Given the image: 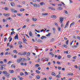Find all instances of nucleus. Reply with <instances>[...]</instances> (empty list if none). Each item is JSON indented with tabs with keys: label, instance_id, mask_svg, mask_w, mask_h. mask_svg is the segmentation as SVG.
<instances>
[{
	"label": "nucleus",
	"instance_id": "nucleus-1",
	"mask_svg": "<svg viewBox=\"0 0 80 80\" xmlns=\"http://www.w3.org/2000/svg\"><path fill=\"white\" fill-rule=\"evenodd\" d=\"M26 54H27V52H19V55H26Z\"/></svg>",
	"mask_w": 80,
	"mask_h": 80
},
{
	"label": "nucleus",
	"instance_id": "nucleus-2",
	"mask_svg": "<svg viewBox=\"0 0 80 80\" xmlns=\"http://www.w3.org/2000/svg\"><path fill=\"white\" fill-rule=\"evenodd\" d=\"M25 60H26V59L24 58H22L21 59V62H23Z\"/></svg>",
	"mask_w": 80,
	"mask_h": 80
},
{
	"label": "nucleus",
	"instance_id": "nucleus-3",
	"mask_svg": "<svg viewBox=\"0 0 80 80\" xmlns=\"http://www.w3.org/2000/svg\"><path fill=\"white\" fill-rule=\"evenodd\" d=\"M3 15L5 16V17H8L9 15H10V14H7L6 13H4L3 14Z\"/></svg>",
	"mask_w": 80,
	"mask_h": 80
},
{
	"label": "nucleus",
	"instance_id": "nucleus-4",
	"mask_svg": "<svg viewBox=\"0 0 80 80\" xmlns=\"http://www.w3.org/2000/svg\"><path fill=\"white\" fill-rule=\"evenodd\" d=\"M60 21L61 22V23H62V22L63 21V17H60Z\"/></svg>",
	"mask_w": 80,
	"mask_h": 80
},
{
	"label": "nucleus",
	"instance_id": "nucleus-5",
	"mask_svg": "<svg viewBox=\"0 0 80 80\" xmlns=\"http://www.w3.org/2000/svg\"><path fill=\"white\" fill-rule=\"evenodd\" d=\"M18 34H17L15 36V39L16 40V39H17V40H18Z\"/></svg>",
	"mask_w": 80,
	"mask_h": 80
},
{
	"label": "nucleus",
	"instance_id": "nucleus-6",
	"mask_svg": "<svg viewBox=\"0 0 80 80\" xmlns=\"http://www.w3.org/2000/svg\"><path fill=\"white\" fill-rule=\"evenodd\" d=\"M23 41L24 43H26V44H27V43L26 42L27 41V39L25 38H23Z\"/></svg>",
	"mask_w": 80,
	"mask_h": 80
},
{
	"label": "nucleus",
	"instance_id": "nucleus-7",
	"mask_svg": "<svg viewBox=\"0 0 80 80\" xmlns=\"http://www.w3.org/2000/svg\"><path fill=\"white\" fill-rule=\"evenodd\" d=\"M58 30L59 32H62V29L60 27H58Z\"/></svg>",
	"mask_w": 80,
	"mask_h": 80
},
{
	"label": "nucleus",
	"instance_id": "nucleus-8",
	"mask_svg": "<svg viewBox=\"0 0 80 80\" xmlns=\"http://www.w3.org/2000/svg\"><path fill=\"white\" fill-rule=\"evenodd\" d=\"M5 76H6V77H9V76H10V73L7 72L5 75Z\"/></svg>",
	"mask_w": 80,
	"mask_h": 80
},
{
	"label": "nucleus",
	"instance_id": "nucleus-9",
	"mask_svg": "<svg viewBox=\"0 0 80 80\" xmlns=\"http://www.w3.org/2000/svg\"><path fill=\"white\" fill-rule=\"evenodd\" d=\"M41 38L43 40V39H44V38H47V37L45 36H43Z\"/></svg>",
	"mask_w": 80,
	"mask_h": 80
},
{
	"label": "nucleus",
	"instance_id": "nucleus-10",
	"mask_svg": "<svg viewBox=\"0 0 80 80\" xmlns=\"http://www.w3.org/2000/svg\"><path fill=\"white\" fill-rule=\"evenodd\" d=\"M29 34L30 37H32V32L31 31H29Z\"/></svg>",
	"mask_w": 80,
	"mask_h": 80
},
{
	"label": "nucleus",
	"instance_id": "nucleus-11",
	"mask_svg": "<svg viewBox=\"0 0 80 80\" xmlns=\"http://www.w3.org/2000/svg\"><path fill=\"white\" fill-rule=\"evenodd\" d=\"M17 62L18 63H20L21 62V59L20 58H18L17 60Z\"/></svg>",
	"mask_w": 80,
	"mask_h": 80
},
{
	"label": "nucleus",
	"instance_id": "nucleus-12",
	"mask_svg": "<svg viewBox=\"0 0 80 80\" xmlns=\"http://www.w3.org/2000/svg\"><path fill=\"white\" fill-rule=\"evenodd\" d=\"M11 6H12V7H14L15 6V3H14L13 2H12L11 3Z\"/></svg>",
	"mask_w": 80,
	"mask_h": 80
},
{
	"label": "nucleus",
	"instance_id": "nucleus-13",
	"mask_svg": "<svg viewBox=\"0 0 80 80\" xmlns=\"http://www.w3.org/2000/svg\"><path fill=\"white\" fill-rule=\"evenodd\" d=\"M49 9H51V10H55V9L54 8H53V7H49Z\"/></svg>",
	"mask_w": 80,
	"mask_h": 80
},
{
	"label": "nucleus",
	"instance_id": "nucleus-14",
	"mask_svg": "<svg viewBox=\"0 0 80 80\" xmlns=\"http://www.w3.org/2000/svg\"><path fill=\"white\" fill-rule=\"evenodd\" d=\"M55 40V38H52L51 39L50 41L51 42H53Z\"/></svg>",
	"mask_w": 80,
	"mask_h": 80
},
{
	"label": "nucleus",
	"instance_id": "nucleus-15",
	"mask_svg": "<svg viewBox=\"0 0 80 80\" xmlns=\"http://www.w3.org/2000/svg\"><path fill=\"white\" fill-rule=\"evenodd\" d=\"M51 75H53V76H56V74L54 72H52Z\"/></svg>",
	"mask_w": 80,
	"mask_h": 80
},
{
	"label": "nucleus",
	"instance_id": "nucleus-16",
	"mask_svg": "<svg viewBox=\"0 0 80 80\" xmlns=\"http://www.w3.org/2000/svg\"><path fill=\"white\" fill-rule=\"evenodd\" d=\"M33 5L34 7H38V5H37V4L34 3V4H33Z\"/></svg>",
	"mask_w": 80,
	"mask_h": 80
},
{
	"label": "nucleus",
	"instance_id": "nucleus-17",
	"mask_svg": "<svg viewBox=\"0 0 80 80\" xmlns=\"http://www.w3.org/2000/svg\"><path fill=\"white\" fill-rule=\"evenodd\" d=\"M51 18H56V16L54 15H52L51 16Z\"/></svg>",
	"mask_w": 80,
	"mask_h": 80
},
{
	"label": "nucleus",
	"instance_id": "nucleus-18",
	"mask_svg": "<svg viewBox=\"0 0 80 80\" xmlns=\"http://www.w3.org/2000/svg\"><path fill=\"white\" fill-rule=\"evenodd\" d=\"M17 7H19V8H22V6H21L20 5H17Z\"/></svg>",
	"mask_w": 80,
	"mask_h": 80
},
{
	"label": "nucleus",
	"instance_id": "nucleus-19",
	"mask_svg": "<svg viewBox=\"0 0 80 80\" xmlns=\"http://www.w3.org/2000/svg\"><path fill=\"white\" fill-rule=\"evenodd\" d=\"M9 72L10 73H13L14 72V71L13 70H10Z\"/></svg>",
	"mask_w": 80,
	"mask_h": 80
},
{
	"label": "nucleus",
	"instance_id": "nucleus-20",
	"mask_svg": "<svg viewBox=\"0 0 80 80\" xmlns=\"http://www.w3.org/2000/svg\"><path fill=\"white\" fill-rule=\"evenodd\" d=\"M42 15H48V13H43L42 14Z\"/></svg>",
	"mask_w": 80,
	"mask_h": 80
},
{
	"label": "nucleus",
	"instance_id": "nucleus-21",
	"mask_svg": "<svg viewBox=\"0 0 80 80\" xmlns=\"http://www.w3.org/2000/svg\"><path fill=\"white\" fill-rule=\"evenodd\" d=\"M56 77L59 78L61 77V75L59 74H58L56 76Z\"/></svg>",
	"mask_w": 80,
	"mask_h": 80
},
{
	"label": "nucleus",
	"instance_id": "nucleus-22",
	"mask_svg": "<svg viewBox=\"0 0 80 80\" xmlns=\"http://www.w3.org/2000/svg\"><path fill=\"white\" fill-rule=\"evenodd\" d=\"M51 34H52V33H48V34L46 35V36L47 37H50V35H51Z\"/></svg>",
	"mask_w": 80,
	"mask_h": 80
},
{
	"label": "nucleus",
	"instance_id": "nucleus-23",
	"mask_svg": "<svg viewBox=\"0 0 80 80\" xmlns=\"http://www.w3.org/2000/svg\"><path fill=\"white\" fill-rule=\"evenodd\" d=\"M32 18V20H33V21H34V22H36V21H37V18Z\"/></svg>",
	"mask_w": 80,
	"mask_h": 80
},
{
	"label": "nucleus",
	"instance_id": "nucleus-24",
	"mask_svg": "<svg viewBox=\"0 0 80 80\" xmlns=\"http://www.w3.org/2000/svg\"><path fill=\"white\" fill-rule=\"evenodd\" d=\"M40 66V65L39 64H37L35 65V67L36 68Z\"/></svg>",
	"mask_w": 80,
	"mask_h": 80
},
{
	"label": "nucleus",
	"instance_id": "nucleus-25",
	"mask_svg": "<svg viewBox=\"0 0 80 80\" xmlns=\"http://www.w3.org/2000/svg\"><path fill=\"white\" fill-rule=\"evenodd\" d=\"M63 8H62V7H59L58 8V10H62V9Z\"/></svg>",
	"mask_w": 80,
	"mask_h": 80
},
{
	"label": "nucleus",
	"instance_id": "nucleus-26",
	"mask_svg": "<svg viewBox=\"0 0 80 80\" xmlns=\"http://www.w3.org/2000/svg\"><path fill=\"white\" fill-rule=\"evenodd\" d=\"M11 68H15V65L14 64H12L11 66Z\"/></svg>",
	"mask_w": 80,
	"mask_h": 80
},
{
	"label": "nucleus",
	"instance_id": "nucleus-27",
	"mask_svg": "<svg viewBox=\"0 0 80 80\" xmlns=\"http://www.w3.org/2000/svg\"><path fill=\"white\" fill-rule=\"evenodd\" d=\"M14 33H15V32L14 31H13L11 32V35L12 36V35H13Z\"/></svg>",
	"mask_w": 80,
	"mask_h": 80
},
{
	"label": "nucleus",
	"instance_id": "nucleus-28",
	"mask_svg": "<svg viewBox=\"0 0 80 80\" xmlns=\"http://www.w3.org/2000/svg\"><path fill=\"white\" fill-rule=\"evenodd\" d=\"M7 73V71H5L3 72L2 73L3 74H6Z\"/></svg>",
	"mask_w": 80,
	"mask_h": 80
},
{
	"label": "nucleus",
	"instance_id": "nucleus-29",
	"mask_svg": "<svg viewBox=\"0 0 80 80\" xmlns=\"http://www.w3.org/2000/svg\"><path fill=\"white\" fill-rule=\"evenodd\" d=\"M45 60L47 61V62H48V60H49V58H45Z\"/></svg>",
	"mask_w": 80,
	"mask_h": 80
},
{
	"label": "nucleus",
	"instance_id": "nucleus-30",
	"mask_svg": "<svg viewBox=\"0 0 80 80\" xmlns=\"http://www.w3.org/2000/svg\"><path fill=\"white\" fill-rule=\"evenodd\" d=\"M43 4H45V3L43 2H42L40 3V5H43Z\"/></svg>",
	"mask_w": 80,
	"mask_h": 80
},
{
	"label": "nucleus",
	"instance_id": "nucleus-31",
	"mask_svg": "<svg viewBox=\"0 0 80 80\" xmlns=\"http://www.w3.org/2000/svg\"><path fill=\"white\" fill-rule=\"evenodd\" d=\"M36 78L38 79H40V76L39 75H37L36 76Z\"/></svg>",
	"mask_w": 80,
	"mask_h": 80
},
{
	"label": "nucleus",
	"instance_id": "nucleus-32",
	"mask_svg": "<svg viewBox=\"0 0 80 80\" xmlns=\"http://www.w3.org/2000/svg\"><path fill=\"white\" fill-rule=\"evenodd\" d=\"M30 53L28 52L27 53V57H29V56H30Z\"/></svg>",
	"mask_w": 80,
	"mask_h": 80
},
{
	"label": "nucleus",
	"instance_id": "nucleus-33",
	"mask_svg": "<svg viewBox=\"0 0 80 80\" xmlns=\"http://www.w3.org/2000/svg\"><path fill=\"white\" fill-rule=\"evenodd\" d=\"M25 10V9L23 8H21L20 9V11L21 12H23V11H24Z\"/></svg>",
	"mask_w": 80,
	"mask_h": 80
},
{
	"label": "nucleus",
	"instance_id": "nucleus-34",
	"mask_svg": "<svg viewBox=\"0 0 80 80\" xmlns=\"http://www.w3.org/2000/svg\"><path fill=\"white\" fill-rule=\"evenodd\" d=\"M4 9L5 10H8V8L7 7H5L4 8Z\"/></svg>",
	"mask_w": 80,
	"mask_h": 80
},
{
	"label": "nucleus",
	"instance_id": "nucleus-35",
	"mask_svg": "<svg viewBox=\"0 0 80 80\" xmlns=\"http://www.w3.org/2000/svg\"><path fill=\"white\" fill-rule=\"evenodd\" d=\"M10 10L12 12H14L15 11V9H13L11 8Z\"/></svg>",
	"mask_w": 80,
	"mask_h": 80
},
{
	"label": "nucleus",
	"instance_id": "nucleus-36",
	"mask_svg": "<svg viewBox=\"0 0 80 80\" xmlns=\"http://www.w3.org/2000/svg\"><path fill=\"white\" fill-rule=\"evenodd\" d=\"M58 58L59 59H61L62 58V57L60 56H58Z\"/></svg>",
	"mask_w": 80,
	"mask_h": 80
},
{
	"label": "nucleus",
	"instance_id": "nucleus-37",
	"mask_svg": "<svg viewBox=\"0 0 80 80\" xmlns=\"http://www.w3.org/2000/svg\"><path fill=\"white\" fill-rule=\"evenodd\" d=\"M36 73H40V71L38 70H36Z\"/></svg>",
	"mask_w": 80,
	"mask_h": 80
},
{
	"label": "nucleus",
	"instance_id": "nucleus-38",
	"mask_svg": "<svg viewBox=\"0 0 80 80\" xmlns=\"http://www.w3.org/2000/svg\"><path fill=\"white\" fill-rule=\"evenodd\" d=\"M38 42H42V40L39 39L38 40Z\"/></svg>",
	"mask_w": 80,
	"mask_h": 80
},
{
	"label": "nucleus",
	"instance_id": "nucleus-39",
	"mask_svg": "<svg viewBox=\"0 0 80 80\" xmlns=\"http://www.w3.org/2000/svg\"><path fill=\"white\" fill-rule=\"evenodd\" d=\"M20 75H21V76H22V75H24V74H23V72H20Z\"/></svg>",
	"mask_w": 80,
	"mask_h": 80
},
{
	"label": "nucleus",
	"instance_id": "nucleus-40",
	"mask_svg": "<svg viewBox=\"0 0 80 80\" xmlns=\"http://www.w3.org/2000/svg\"><path fill=\"white\" fill-rule=\"evenodd\" d=\"M73 45V46L72 47V48H77V46L76 45Z\"/></svg>",
	"mask_w": 80,
	"mask_h": 80
},
{
	"label": "nucleus",
	"instance_id": "nucleus-41",
	"mask_svg": "<svg viewBox=\"0 0 80 80\" xmlns=\"http://www.w3.org/2000/svg\"><path fill=\"white\" fill-rule=\"evenodd\" d=\"M2 66L3 67V68H5L7 66V65L6 64H4L2 65Z\"/></svg>",
	"mask_w": 80,
	"mask_h": 80
},
{
	"label": "nucleus",
	"instance_id": "nucleus-42",
	"mask_svg": "<svg viewBox=\"0 0 80 80\" xmlns=\"http://www.w3.org/2000/svg\"><path fill=\"white\" fill-rule=\"evenodd\" d=\"M73 25H74V23H72L70 25V27H72V26Z\"/></svg>",
	"mask_w": 80,
	"mask_h": 80
},
{
	"label": "nucleus",
	"instance_id": "nucleus-43",
	"mask_svg": "<svg viewBox=\"0 0 80 80\" xmlns=\"http://www.w3.org/2000/svg\"><path fill=\"white\" fill-rule=\"evenodd\" d=\"M69 40H67V41L66 42V44H67V45H68V42H69Z\"/></svg>",
	"mask_w": 80,
	"mask_h": 80
},
{
	"label": "nucleus",
	"instance_id": "nucleus-44",
	"mask_svg": "<svg viewBox=\"0 0 80 80\" xmlns=\"http://www.w3.org/2000/svg\"><path fill=\"white\" fill-rule=\"evenodd\" d=\"M13 39L12 38H11L9 40V42H11L12 41V40Z\"/></svg>",
	"mask_w": 80,
	"mask_h": 80
},
{
	"label": "nucleus",
	"instance_id": "nucleus-45",
	"mask_svg": "<svg viewBox=\"0 0 80 80\" xmlns=\"http://www.w3.org/2000/svg\"><path fill=\"white\" fill-rule=\"evenodd\" d=\"M67 57L68 58H71V56L70 55H68L67 56Z\"/></svg>",
	"mask_w": 80,
	"mask_h": 80
},
{
	"label": "nucleus",
	"instance_id": "nucleus-46",
	"mask_svg": "<svg viewBox=\"0 0 80 80\" xmlns=\"http://www.w3.org/2000/svg\"><path fill=\"white\" fill-rule=\"evenodd\" d=\"M26 21L27 22H28L30 21V20L28 19H27L26 20Z\"/></svg>",
	"mask_w": 80,
	"mask_h": 80
},
{
	"label": "nucleus",
	"instance_id": "nucleus-47",
	"mask_svg": "<svg viewBox=\"0 0 80 80\" xmlns=\"http://www.w3.org/2000/svg\"><path fill=\"white\" fill-rule=\"evenodd\" d=\"M64 12H65V13H66V14H68V12L67 11L64 10Z\"/></svg>",
	"mask_w": 80,
	"mask_h": 80
},
{
	"label": "nucleus",
	"instance_id": "nucleus-48",
	"mask_svg": "<svg viewBox=\"0 0 80 80\" xmlns=\"http://www.w3.org/2000/svg\"><path fill=\"white\" fill-rule=\"evenodd\" d=\"M0 3H1L2 4H5V2L1 1Z\"/></svg>",
	"mask_w": 80,
	"mask_h": 80
},
{
	"label": "nucleus",
	"instance_id": "nucleus-49",
	"mask_svg": "<svg viewBox=\"0 0 80 80\" xmlns=\"http://www.w3.org/2000/svg\"><path fill=\"white\" fill-rule=\"evenodd\" d=\"M4 62H5V63H7V59H4Z\"/></svg>",
	"mask_w": 80,
	"mask_h": 80
},
{
	"label": "nucleus",
	"instance_id": "nucleus-50",
	"mask_svg": "<svg viewBox=\"0 0 80 80\" xmlns=\"http://www.w3.org/2000/svg\"><path fill=\"white\" fill-rule=\"evenodd\" d=\"M34 48H36V49H35V50H37V49H38V47L37 46H34Z\"/></svg>",
	"mask_w": 80,
	"mask_h": 80
},
{
	"label": "nucleus",
	"instance_id": "nucleus-51",
	"mask_svg": "<svg viewBox=\"0 0 80 80\" xmlns=\"http://www.w3.org/2000/svg\"><path fill=\"white\" fill-rule=\"evenodd\" d=\"M11 48H13V45H12V44H11L10 46H9Z\"/></svg>",
	"mask_w": 80,
	"mask_h": 80
},
{
	"label": "nucleus",
	"instance_id": "nucleus-52",
	"mask_svg": "<svg viewBox=\"0 0 80 80\" xmlns=\"http://www.w3.org/2000/svg\"><path fill=\"white\" fill-rule=\"evenodd\" d=\"M18 43L19 44H22V42L21 41H19L18 42Z\"/></svg>",
	"mask_w": 80,
	"mask_h": 80
},
{
	"label": "nucleus",
	"instance_id": "nucleus-53",
	"mask_svg": "<svg viewBox=\"0 0 80 80\" xmlns=\"http://www.w3.org/2000/svg\"><path fill=\"white\" fill-rule=\"evenodd\" d=\"M63 46H64V47H65V48H67V45L65 44H64L63 45Z\"/></svg>",
	"mask_w": 80,
	"mask_h": 80
},
{
	"label": "nucleus",
	"instance_id": "nucleus-54",
	"mask_svg": "<svg viewBox=\"0 0 80 80\" xmlns=\"http://www.w3.org/2000/svg\"><path fill=\"white\" fill-rule=\"evenodd\" d=\"M0 68L1 70H2L3 68V66H1Z\"/></svg>",
	"mask_w": 80,
	"mask_h": 80
},
{
	"label": "nucleus",
	"instance_id": "nucleus-55",
	"mask_svg": "<svg viewBox=\"0 0 80 80\" xmlns=\"http://www.w3.org/2000/svg\"><path fill=\"white\" fill-rule=\"evenodd\" d=\"M67 26H68V24H66L65 27H64V28H67Z\"/></svg>",
	"mask_w": 80,
	"mask_h": 80
},
{
	"label": "nucleus",
	"instance_id": "nucleus-56",
	"mask_svg": "<svg viewBox=\"0 0 80 80\" xmlns=\"http://www.w3.org/2000/svg\"><path fill=\"white\" fill-rule=\"evenodd\" d=\"M54 23L55 25L57 26V27H58V24L57 23L55 22Z\"/></svg>",
	"mask_w": 80,
	"mask_h": 80
},
{
	"label": "nucleus",
	"instance_id": "nucleus-57",
	"mask_svg": "<svg viewBox=\"0 0 80 80\" xmlns=\"http://www.w3.org/2000/svg\"><path fill=\"white\" fill-rule=\"evenodd\" d=\"M73 59H76L77 58V56H74L73 57Z\"/></svg>",
	"mask_w": 80,
	"mask_h": 80
},
{
	"label": "nucleus",
	"instance_id": "nucleus-58",
	"mask_svg": "<svg viewBox=\"0 0 80 80\" xmlns=\"http://www.w3.org/2000/svg\"><path fill=\"white\" fill-rule=\"evenodd\" d=\"M4 42H6L7 40V38H4Z\"/></svg>",
	"mask_w": 80,
	"mask_h": 80
},
{
	"label": "nucleus",
	"instance_id": "nucleus-59",
	"mask_svg": "<svg viewBox=\"0 0 80 80\" xmlns=\"http://www.w3.org/2000/svg\"><path fill=\"white\" fill-rule=\"evenodd\" d=\"M49 79H50V80H52V77H51V76H50L49 77Z\"/></svg>",
	"mask_w": 80,
	"mask_h": 80
},
{
	"label": "nucleus",
	"instance_id": "nucleus-60",
	"mask_svg": "<svg viewBox=\"0 0 80 80\" xmlns=\"http://www.w3.org/2000/svg\"><path fill=\"white\" fill-rule=\"evenodd\" d=\"M10 19H12V18H11L10 17H9L7 19V20H10Z\"/></svg>",
	"mask_w": 80,
	"mask_h": 80
},
{
	"label": "nucleus",
	"instance_id": "nucleus-61",
	"mask_svg": "<svg viewBox=\"0 0 80 80\" xmlns=\"http://www.w3.org/2000/svg\"><path fill=\"white\" fill-rule=\"evenodd\" d=\"M77 38H78V39L79 40H80V37L77 36Z\"/></svg>",
	"mask_w": 80,
	"mask_h": 80
},
{
	"label": "nucleus",
	"instance_id": "nucleus-62",
	"mask_svg": "<svg viewBox=\"0 0 80 80\" xmlns=\"http://www.w3.org/2000/svg\"><path fill=\"white\" fill-rule=\"evenodd\" d=\"M20 80H23V78L22 77H20L19 78Z\"/></svg>",
	"mask_w": 80,
	"mask_h": 80
},
{
	"label": "nucleus",
	"instance_id": "nucleus-63",
	"mask_svg": "<svg viewBox=\"0 0 80 80\" xmlns=\"http://www.w3.org/2000/svg\"><path fill=\"white\" fill-rule=\"evenodd\" d=\"M17 12H18L17 11L15 10H14V13H17Z\"/></svg>",
	"mask_w": 80,
	"mask_h": 80
},
{
	"label": "nucleus",
	"instance_id": "nucleus-64",
	"mask_svg": "<svg viewBox=\"0 0 80 80\" xmlns=\"http://www.w3.org/2000/svg\"><path fill=\"white\" fill-rule=\"evenodd\" d=\"M12 79L13 80H16V78H12Z\"/></svg>",
	"mask_w": 80,
	"mask_h": 80
}]
</instances>
